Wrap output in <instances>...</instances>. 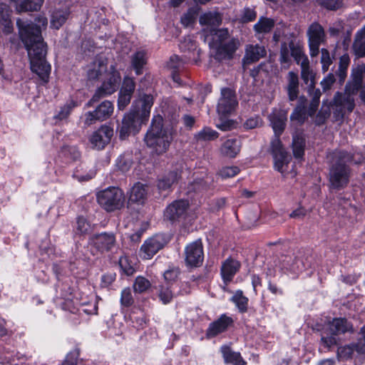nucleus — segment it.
<instances>
[{
	"label": "nucleus",
	"instance_id": "nucleus-1",
	"mask_svg": "<svg viewBox=\"0 0 365 365\" xmlns=\"http://www.w3.org/2000/svg\"><path fill=\"white\" fill-rule=\"evenodd\" d=\"M47 24L43 16L36 18L35 23L16 21L20 38L28 51L31 69L43 83L48 82L51 71V66L45 59L46 48L41 36V27H46Z\"/></svg>",
	"mask_w": 365,
	"mask_h": 365
},
{
	"label": "nucleus",
	"instance_id": "nucleus-2",
	"mask_svg": "<svg viewBox=\"0 0 365 365\" xmlns=\"http://www.w3.org/2000/svg\"><path fill=\"white\" fill-rule=\"evenodd\" d=\"M86 75L89 81L99 80L105 76L102 85L97 88L91 100L86 104L87 107L92 106L93 103L115 92L120 81L119 72L113 66H110V71H108L107 60L102 57H96L87 66Z\"/></svg>",
	"mask_w": 365,
	"mask_h": 365
},
{
	"label": "nucleus",
	"instance_id": "nucleus-3",
	"mask_svg": "<svg viewBox=\"0 0 365 365\" xmlns=\"http://www.w3.org/2000/svg\"><path fill=\"white\" fill-rule=\"evenodd\" d=\"M329 163V179L331 187L340 190L345 187L351 175V168L347 165L353 160V155L350 153L335 150L327 155Z\"/></svg>",
	"mask_w": 365,
	"mask_h": 365
},
{
	"label": "nucleus",
	"instance_id": "nucleus-4",
	"mask_svg": "<svg viewBox=\"0 0 365 365\" xmlns=\"http://www.w3.org/2000/svg\"><path fill=\"white\" fill-rule=\"evenodd\" d=\"M173 139L172 128L164 126L161 115H154L144 138L146 145L157 155H162L167 152Z\"/></svg>",
	"mask_w": 365,
	"mask_h": 365
},
{
	"label": "nucleus",
	"instance_id": "nucleus-5",
	"mask_svg": "<svg viewBox=\"0 0 365 365\" xmlns=\"http://www.w3.org/2000/svg\"><path fill=\"white\" fill-rule=\"evenodd\" d=\"M365 74V64L363 68L353 71L351 79L346 86V92H337L334 98L335 106L334 115L338 118H343L345 110L351 113L355 106L353 95L357 93L362 87L363 75Z\"/></svg>",
	"mask_w": 365,
	"mask_h": 365
},
{
	"label": "nucleus",
	"instance_id": "nucleus-6",
	"mask_svg": "<svg viewBox=\"0 0 365 365\" xmlns=\"http://www.w3.org/2000/svg\"><path fill=\"white\" fill-rule=\"evenodd\" d=\"M353 332V324L347 319L344 317L334 318L329 322L324 328L320 340L321 345L330 349L337 344L336 336Z\"/></svg>",
	"mask_w": 365,
	"mask_h": 365
},
{
	"label": "nucleus",
	"instance_id": "nucleus-7",
	"mask_svg": "<svg viewBox=\"0 0 365 365\" xmlns=\"http://www.w3.org/2000/svg\"><path fill=\"white\" fill-rule=\"evenodd\" d=\"M97 201L107 212H113L123 207L125 196L118 187H110L97 194Z\"/></svg>",
	"mask_w": 365,
	"mask_h": 365
},
{
	"label": "nucleus",
	"instance_id": "nucleus-8",
	"mask_svg": "<svg viewBox=\"0 0 365 365\" xmlns=\"http://www.w3.org/2000/svg\"><path fill=\"white\" fill-rule=\"evenodd\" d=\"M140 115L139 110H131L126 113L119 128V135L121 139L126 138L130 134L137 133L140 128L141 123L145 121Z\"/></svg>",
	"mask_w": 365,
	"mask_h": 365
},
{
	"label": "nucleus",
	"instance_id": "nucleus-9",
	"mask_svg": "<svg viewBox=\"0 0 365 365\" xmlns=\"http://www.w3.org/2000/svg\"><path fill=\"white\" fill-rule=\"evenodd\" d=\"M271 150L274 158V165L275 170L281 173H285L291 158L283 148L282 142L279 138V135H276L272 140Z\"/></svg>",
	"mask_w": 365,
	"mask_h": 365
},
{
	"label": "nucleus",
	"instance_id": "nucleus-10",
	"mask_svg": "<svg viewBox=\"0 0 365 365\" xmlns=\"http://www.w3.org/2000/svg\"><path fill=\"white\" fill-rule=\"evenodd\" d=\"M309 54L315 57L319 54V46L324 42L326 35L324 28L317 22L312 23L307 31Z\"/></svg>",
	"mask_w": 365,
	"mask_h": 365
},
{
	"label": "nucleus",
	"instance_id": "nucleus-11",
	"mask_svg": "<svg viewBox=\"0 0 365 365\" xmlns=\"http://www.w3.org/2000/svg\"><path fill=\"white\" fill-rule=\"evenodd\" d=\"M113 110V103L110 101H104L95 110L85 113L84 123L86 125H91L97 121L106 120L112 115Z\"/></svg>",
	"mask_w": 365,
	"mask_h": 365
},
{
	"label": "nucleus",
	"instance_id": "nucleus-12",
	"mask_svg": "<svg viewBox=\"0 0 365 365\" xmlns=\"http://www.w3.org/2000/svg\"><path fill=\"white\" fill-rule=\"evenodd\" d=\"M168 241L164 235H155L144 242L140 247V256L145 259H151L159 250L163 249Z\"/></svg>",
	"mask_w": 365,
	"mask_h": 365
},
{
	"label": "nucleus",
	"instance_id": "nucleus-13",
	"mask_svg": "<svg viewBox=\"0 0 365 365\" xmlns=\"http://www.w3.org/2000/svg\"><path fill=\"white\" fill-rule=\"evenodd\" d=\"M237 106L236 94L230 88L221 89V97L219 99L217 110L220 115H227L232 112Z\"/></svg>",
	"mask_w": 365,
	"mask_h": 365
},
{
	"label": "nucleus",
	"instance_id": "nucleus-14",
	"mask_svg": "<svg viewBox=\"0 0 365 365\" xmlns=\"http://www.w3.org/2000/svg\"><path fill=\"white\" fill-rule=\"evenodd\" d=\"M185 255L187 266L191 267L200 266L204 259L203 248L201 241H195L186 246Z\"/></svg>",
	"mask_w": 365,
	"mask_h": 365
},
{
	"label": "nucleus",
	"instance_id": "nucleus-15",
	"mask_svg": "<svg viewBox=\"0 0 365 365\" xmlns=\"http://www.w3.org/2000/svg\"><path fill=\"white\" fill-rule=\"evenodd\" d=\"M113 135V130L108 125H101L89 137L92 148L97 150L103 149L110 142Z\"/></svg>",
	"mask_w": 365,
	"mask_h": 365
},
{
	"label": "nucleus",
	"instance_id": "nucleus-16",
	"mask_svg": "<svg viewBox=\"0 0 365 365\" xmlns=\"http://www.w3.org/2000/svg\"><path fill=\"white\" fill-rule=\"evenodd\" d=\"M189 207L187 200H175L170 204L164 211V218L170 222H175L185 217Z\"/></svg>",
	"mask_w": 365,
	"mask_h": 365
},
{
	"label": "nucleus",
	"instance_id": "nucleus-17",
	"mask_svg": "<svg viewBox=\"0 0 365 365\" xmlns=\"http://www.w3.org/2000/svg\"><path fill=\"white\" fill-rule=\"evenodd\" d=\"M91 243L101 252H108L115 245V236L112 232H102L93 235Z\"/></svg>",
	"mask_w": 365,
	"mask_h": 365
},
{
	"label": "nucleus",
	"instance_id": "nucleus-18",
	"mask_svg": "<svg viewBox=\"0 0 365 365\" xmlns=\"http://www.w3.org/2000/svg\"><path fill=\"white\" fill-rule=\"evenodd\" d=\"M232 323L233 320L231 317L226 314H222L217 320L210 324L206 331L207 337H215L218 334L226 331Z\"/></svg>",
	"mask_w": 365,
	"mask_h": 365
},
{
	"label": "nucleus",
	"instance_id": "nucleus-19",
	"mask_svg": "<svg viewBox=\"0 0 365 365\" xmlns=\"http://www.w3.org/2000/svg\"><path fill=\"white\" fill-rule=\"evenodd\" d=\"M242 148L241 140L237 138L226 139L220 145L219 151L222 156L235 158L240 153Z\"/></svg>",
	"mask_w": 365,
	"mask_h": 365
},
{
	"label": "nucleus",
	"instance_id": "nucleus-20",
	"mask_svg": "<svg viewBox=\"0 0 365 365\" xmlns=\"http://www.w3.org/2000/svg\"><path fill=\"white\" fill-rule=\"evenodd\" d=\"M240 262L231 257L223 262L221 266V275L224 282L227 284L230 282L240 268Z\"/></svg>",
	"mask_w": 365,
	"mask_h": 365
},
{
	"label": "nucleus",
	"instance_id": "nucleus-21",
	"mask_svg": "<svg viewBox=\"0 0 365 365\" xmlns=\"http://www.w3.org/2000/svg\"><path fill=\"white\" fill-rule=\"evenodd\" d=\"M264 46L259 45H247L245 48V54L242 58L243 63L249 65L258 61L266 56Z\"/></svg>",
	"mask_w": 365,
	"mask_h": 365
},
{
	"label": "nucleus",
	"instance_id": "nucleus-22",
	"mask_svg": "<svg viewBox=\"0 0 365 365\" xmlns=\"http://www.w3.org/2000/svg\"><path fill=\"white\" fill-rule=\"evenodd\" d=\"M240 42L237 38H232L226 43L219 45L217 48V58L230 59L237 49Z\"/></svg>",
	"mask_w": 365,
	"mask_h": 365
},
{
	"label": "nucleus",
	"instance_id": "nucleus-23",
	"mask_svg": "<svg viewBox=\"0 0 365 365\" xmlns=\"http://www.w3.org/2000/svg\"><path fill=\"white\" fill-rule=\"evenodd\" d=\"M148 187L141 182L135 183L131 188L128 202L143 205L148 197Z\"/></svg>",
	"mask_w": 365,
	"mask_h": 365
},
{
	"label": "nucleus",
	"instance_id": "nucleus-24",
	"mask_svg": "<svg viewBox=\"0 0 365 365\" xmlns=\"http://www.w3.org/2000/svg\"><path fill=\"white\" fill-rule=\"evenodd\" d=\"M136 108L134 110H139L140 115L142 118L147 120L150 115V109L153 105V97L151 95L143 94L140 96V98L135 101Z\"/></svg>",
	"mask_w": 365,
	"mask_h": 365
},
{
	"label": "nucleus",
	"instance_id": "nucleus-25",
	"mask_svg": "<svg viewBox=\"0 0 365 365\" xmlns=\"http://www.w3.org/2000/svg\"><path fill=\"white\" fill-rule=\"evenodd\" d=\"M270 122L276 135H279L284 130L287 120V113L279 110L269 115Z\"/></svg>",
	"mask_w": 365,
	"mask_h": 365
},
{
	"label": "nucleus",
	"instance_id": "nucleus-26",
	"mask_svg": "<svg viewBox=\"0 0 365 365\" xmlns=\"http://www.w3.org/2000/svg\"><path fill=\"white\" fill-rule=\"evenodd\" d=\"M14 3L17 12L37 11L41 9L43 0H10Z\"/></svg>",
	"mask_w": 365,
	"mask_h": 365
},
{
	"label": "nucleus",
	"instance_id": "nucleus-27",
	"mask_svg": "<svg viewBox=\"0 0 365 365\" xmlns=\"http://www.w3.org/2000/svg\"><path fill=\"white\" fill-rule=\"evenodd\" d=\"M288 98L290 101L297 100L299 89V77L297 73L289 71L287 75V85L286 86Z\"/></svg>",
	"mask_w": 365,
	"mask_h": 365
},
{
	"label": "nucleus",
	"instance_id": "nucleus-28",
	"mask_svg": "<svg viewBox=\"0 0 365 365\" xmlns=\"http://www.w3.org/2000/svg\"><path fill=\"white\" fill-rule=\"evenodd\" d=\"M10 16L9 6L6 4H0V30L6 34L11 33L13 29Z\"/></svg>",
	"mask_w": 365,
	"mask_h": 365
},
{
	"label": "nucleus",
	"instance_id": "nucleus-29",
	"mask_svg": "<svg viewBox=\"0 0 365 365\" xmlns=\"http://www.w3.org/2000/svg\"><path fill=\"white\" fill-rule=\"evenodd\" d=\"M88 165L85 163L78 165L73 173V178L78 181H87L93 178L96 175V170L90 169L88 170Z\"/></svg>",
	"mask_w": 365,
	"mask_h": 365
},
{
	"label": "nucleus",
	"instance_id": "nucleus-30",
	"mask_svg": "<svg viewBox=\"0 0 365 365\" xmlns=\"http://www.w3.org/2000/svg\"><path fill=\"white\" fill-rule=\"evenodd\" d=\"M221 352L226 363L233 365H246V362L243 360L240 354L232 351L229 346H222Z\"/></svg>",
	"mask_w": 365,
	"mask_h": 365
},
{
	"label": "nucleus",
	"instance_id": "nucleus-31",
	"mask_svg": "<svg viewBox=\"0 0 365 365\" xmlns=\"http://www.w3.org/2000/svg\"><path fill=\"white\" fill-rule=\"evenodd\" d=\"M290 54L294 58L296 63L301 66L303 63L309 62L307 56L304 53L302 47L299 44L295 43L293 41L289 43Z\"/></svg>",
	"mask_w": 365,
	"mask_h": 365
},
{
	"label": "nucleus",
	"instance_id": "nucleus-32",
	"mask_svg": "<svg viewBox=\"0 0 365 365\" xmlns=\"http://www.w3.org/2000/svg\"><path fill=\"white\" fill-rule=\"evenodd\" d=\"M69 16L68 9L55 10L51 19V26L55 29H59L66 21Z\"/></svg>",
	"mask_w": 365,
	"mask_h": 365
},
{
	"label": "nucleus",
	"instance_id": "nucleus-33",
	"mask_svg": "<svg viewBox=\"0 0 365 365\" xmlns=\"http://www.w3.org/2000/svg\"><path fill=\"white\" fill-rule=\"evenodd\" d=\"M274 24L273 19L262 16L254 25L253 29L257 34H267L272 31Z\"/></svg>",
	"mask_w": 365,
	"mask_h": 365
},
{
	"label": "nucleus",
	"instance_id": "nucleus-34",
	"mask_svg": "<svg viewBox=\"0 0 365 365\" xmlns=\"http://www.w3.org/2000/svg\"><path fill=\"white\" fill-rule=\"evenodd\" d=\"M222 23V18L219 13L207 12L200 16V24L211 27H217Z\"/></svg>",
	"mask_w": 365,
	"mask_h": 365
},
{
	"label": "nucleus",
	"instance_id": "nucleus-35",
	"mask_svg": "<svg viewBox=\"0 0 365 365\" xmlns=\"http://www.w3.org/2000/svg\"><path fill=\"white\" fill-rule=\"evenodd\" d=\"M305 139L301 134L293 135L292 150L295 158L300 159L304 155Z\"/></svg>",
	"mask_w": 365,
	"mask_h": 365
},
{
	"label": "nucleus",
	"instance_id": "nucleus-36",
	"mask_svg": "<svg viewBox=\"0 0 365 365\" xmlns=\"http://www.w3.org/2000/svg\"><path fill=\"white\" fill-rule=\"evenodd\" d=\"M301 67V77L304 83L308 85L309 87V91L311 88H314L315 86L314 73L312 69L310 68L309 62L303 63L300 66Z\"/></svg>",
	"mask_w": 365,
	"mask_h": 365
},
{
	"label": "nucleus",
	"instance_id": "nucleus-37",
	"mask_svg": "<svg viewBox=\"0 0 365 365\" xmlns=\"http://www.w3.org/2000/svg\"><path fill=\"white\" fill-rule=\"evenodd\" d=\"M179 178L177 171H171L164 175L162 178L159 179L158 182V187L160 190H167L178 181Z\"/></svg>",
	"mask_w": 365,
	"mask_h": 365
},
{
	"label": "nucleus",
	"instance_id": "nucleus-38",
	"mask_svg": "<svg viewBox=\"0 0 365 365\" xmlns=\"http://www.w3.org/2000/svg\"><path fill=\"white\" fill-rule=\"evenodd\" d=\"M131 63L137 75L142 73V68L146 63V53L143 51L135 52L131 59Z\"/></svg>",
	"mask_w": 365,
	"mask_h": 365
},
{
	"label": "nucleus",
	"instance_id": "nucleus-39",
	"mask_svg": "<svg viewBox=\"0 0 365 365\" xmlns=\"http://www.w3.org/2000/svg\"><path fill=\"white\" fill-rule=\"evenodd\" d=\"M218 137L219 133L209 127H205L195 135L197 141H210L217 139Z\"/></svg>",
	"mask_w": 365,
	"mask_h": 365
},
{
	"label": "nucleus",
	"instance_id": "nucleus-40",
	"mask_svg": "<svg viewBox=\"0 0 365 365\" xmlns=\"http://www.w3.org/2000/svg\"><path fill=\"white\" fill-rule=\"evenodd\" d=\"M92 232L91 224L83 217H78L76 220L75 233L79 235H86Z\"/></svg>",
	"mask_w": 365,
	"mask_h": 365
},
{
	"label": "nucleus",
	"instance_id": "nucleus-41",
	"mask_svg": "<svg viewBox=\"0 0 365 365\" xmlns=\"http://www.w3.org/2000/svg\"><path fill=\"white\" fill-rule=\"evenodd\" d=\"M232 302H234L237 307L238 309L241 312H245L247 310L248 299L243 295V292L241 290H237L231 299Z\"/></svg>",
	"mask_w": 365,
	"mask_h": 365
},
{
	"label": "nucleus",
	"instance_id": "nucleus-42",
	"mask_svg": "<svg viewBox=\"0 0 365 365\" xmlns=\"http://www.w3.org/2000/svg\"><path fill=\"white\" fill-rule=\"evenodd\" d=\"M133 289L136 293H144L148 291L150 287V282L143 276H138L133 283Z\"/></svg>",
	"mask_w": 365,
	"mask_h": 365
},
{
	"label": "nucleus",
	"instance_id": "nucleus-43",
	"mask_svg": "<svg viewBox=\"0 0 365 365\" xmlns=\"http://www.w3.org/2000/svg\"><path fill=\"white\" fill-rule=\"evenodd\" d=\"M210 33L213 36V41H215L216 44L218 43L219 45L224 43V41L229 37V31L227 29H211Z\"/></svg>",
	"mask_w": 365,
	"mask_h": 365
},
{
	"label": "nucleus",
	"instance_id": "nucleus-44",
	"mask_svg": "<svg viewBox=\"0 0 365 365\" xmlns=\"http://www.w3.org/2000/svg\"><path fill=\"white\" fill-rule=\"evenodd\" d=\"M208 189L209 185L207 182L202 179L196 180L188 185V192L196 193H202Z\"/></svg>",
	"mask_w": 365,
	"mask_h": 365
},
{
	"label": "nucleus",
	"instance_id": "nucleus-45",
	"mask_svg": "<svg viewBox=\"0 0 365 365\" xmlns=\"http://www.w3.org/2000/svg\"><path fill=\"white\" fill-rule=\"evenodd\" d=\"M158 296L160 301L165 304L170 303L173 297V292L168 285H161L160 287Z\"/></svg>",
	"mask_w": 365,
	"mask_h": 365
},
{
	"label": "nucleus",
	"instance_id": "nucleus-46",
	"mask_svg": "<svg viewBox=\"0 0 365 365\" xmlns=\"http://www.w3.org/2000/svg\"><path fill=\"white\" fill-rule=\"evenodd\" d=\"M355 349L353 344L341 346L337 349V357L341 359H347L351 357Z\"/></svg>",
	"mask_w": 365,
	"mask_h": 365
},
{
	"label": "nucleus",
	"instance_id": "nucleus-47",
	"mask_svg": "<svg viewBox=\"0 0 365 365\" xmlns=\"http://www.w3.org/2000/svg\"><path fill=\"white\" fill-rule=\"evenodd\" d=\"M364 37H358L357 34L353 43V49L358 57L365 56V40L361 41Z\"/></svg>",
	"mask_w": 365,
	"mask_h": 365
},
{
	"label": "nucleus",
	"instance_id": "nucleus-48",
	"mask_svg": "<svg viewBox=\"0 0 365 365\" xmlns=\"http://www.w3.org/2000/svg\"><path fill=\"white\" fill-rule=\"evenodd\" d=\"M135 88V83L133 78L125 77L123 80L120 92L132 96Z\"/></svg>",
	"mask_w": 365,
	"mask_h": 365
},
{
	"label": "nucleus",
	"instance_id": "nucleus-49",
	"mask_svg": "<svg viewBox=\"0 0 365 365\" xmlns=\"http://www.w3.org/2000/svg\"><path fill=\"white\" fill-rule=\"evenodd\" d=\"M309 116L307 111V109L294 108L290 115V119L292 121H297L302 124L303 123L307 117Z\"/></svg>",
	"mask_w": 365,
	"mask_h": 365
},
{
	"label": "nucleus",
	"instance_id": "nucleus-50",
	"mask_svg": "<svg viewBox=\"0 0 365 365\" xmlns=\"http://www.w3.org/2000/svg\"><path fill=\"white\" fill-rule=\"evenodd\" d=\"M321 63H322V69L324 73L327 72L329 66L332 64L333 60L330 56L329 51L326 48H322L321 50Z\"/></svg>",
	"mask_w": 365,
	"mask_h": 365
},
{
	"label": "nucleus",
	"instance_id": "nucleus-51",
	"mask_svg": "<svg viewBox=\"0 0 365 365\" xmlns=\"http://www.w3.org/2000/svg\"><path fill=\"white\" fill-rule=\"evenodd\" d=\"M237 166H227L222 168L218 173L219 175L224 179L232 178L240 173Z\"/></svg>",
	"mask_w": 365,
	"mask_h": 365
},
{
	"label": "nucleus",
	"instance_id": "nucleus-52",
	"mask_svg": "<svg viewBox=\"0 0 365 365\" xmlns=\"http://www.w3.org/2000/svg\"><path fill=\"white\" fill-rule=\"evenodd\" d=\"M318 2L324 8L335 11L341 7L343 0H318Z\"/></svg>",
	"mask_w": 365,
	"mask_h": 365
},
{
	"label": "nucleus",
	"instance_id": "nucleus-53",
	"mask_svg": "<svg viewBox=\"0 0 365 365\" xmlns=\"http://www.w3.org/2000/svg\"><path fill=\"white\" fill-rule=\"evenodd\" d=\"M185 64L184 60L180 58L178 56H172L168 63V66L173 71H180Z\"/></svg>",
	"mask_w": 365,
	"mask_h": 365
},
{
	"label": "nucleus",
	"instance_id": "nucleus-54",
	"mask_svg": "<svg viewBox=\"0 0 365 365\" xmlns=\"http://www.w3.org/2000/svg\"><path fill=\"white\" fill-rule=\"evenodd\" d=\"M133 298L129 287L125 288L121 292L120 303L124 307H130L133 304Z\"/></svg>",
	"mask_w": 365,
	"mask_h": 365
},
{
	"label": "nucleus",
	"instance_id": "nucleus-55",
	"mask_svg": "<svg viewBox=\"0 0 365 365\" xmlns=\"http://www.w3.org/2000/svg\"><path fill=\"white\" fill-rule=\"evenodd\" d=\"M197 16V11L194 9H190L187 13H185L181 17V23L185 26H189L194 23Z\"/></svg>",
	"mask_w": 365,
	"mask_h": 365
},
{
	"label": "nucleus",
	"instance_id": "nucleus-56",
	"mask_svg": "<svg viewBox=\"0 0 365 365\" xmlns=\"http://www.w3.org/2000/svg\"><path fill=\"white\" fill-rule=\"evenodd\" d=\"M119 264L123 272L128 276L133 275L135 272V268L125 257L120 258Z\"/></svg>",
	"mask_w": 365,
	"mask_h": 365
},
{
	"label": "nucleus",
	"instance_id": "nucleus-57",
	"mask_svg": "<svg viewBox=\"0 0 365 365\" xmlns=\"http://www.w3.org/2000/svg\"><path fill=\"white\" fill-rule=\"evenodd\" d=\"M290 48L289 44L283 43L281 44L280 48V57L279 61L282 63H287L290 61Z\"/></svg>",
	"mask_w": 365,
	"mask_h": 365
},
{
	"label": "nucleus",
	"instance_id": "nucleus-58",
	"mask_svg": "<svg viewBox=\"0 0 365 365\" xmlns=\"http://www.w3.org/2000/svg\"><path fill=\"white\" fill-rule=\"evenodd\" d=\"M216 127L222 131H228L235 128V123L232 120L221 118L220 121L216 123Z\"/></svg>",
	"mask_w": 365,
	"mask_h": 365
},
{
	"label": "nucleus",
	"instance_id": "nucleus-59",
	"mask_svg": "<svg viewBox=\"0 0 365 365\" xmlns=\"http://www.w3.org/2000/svg\"><path fill=\"white\" fill-rule=\"evenodd\" d=\"M75 106L74 103H70L62 108H61V110L58 111L57 115L56 116V118L59 120L66 119L69 114L71 113V110Z\"/></svg>",
	"mask_w": 365,
	"mask_h": 365
},
{
	"label": "nucleus",
	"instance_id": "nucleus-60",
	"mask_svg": "<svg viewBox=\"0 0 365 365\" xmlns=\"http://www.w3.org/2000/svg\"><path fill=\"white\" fill-rule=\"evenodd\" d=\"M180 274V269L178 267H173L167 269L164 272V278L167 282L175 281Z\"/></svg>",
	"mask_w": 365,
	"mask_h": 365
},
{
	"label": "nucleus",
	"instance_id": "nucleus-61",
	"mask_svg": "<svg viewBox=\"0 0 365 365\" xmlns=\"http://www.w3.org/2000/svg\"><path fill=\"white\" fill-rule=\"evenodd\" d=\"M180 48L182 51H194L196 48V44L195 42L193 40H192L190 37L185 38L183 41L180 42Z\"/></svg>",
	"mask_w": 365,
	"mask_h": 365
},
{
	"label": "nucleus",
	"instance_id": "nucleus-62",
	"mask_svg": "<svg viewBox=\"0 0 365 365\" xmlns=\"http://www.w3.org/2000/svg\"><path fill=\"white\" fill-rule=\"evenodd\" d=\"M257 17L256 11L250 8H245L243 11L242 20L244 23L254 21Z\"/></svg>",
	"mask_w": 365,
	"mask_h": 365
},
{
	"label": "nucleus",
	"instance_id": "nucleus-63",
	"mask_svg": "<svg viewBox=\"0 0 365 365\" xmlns=\"http://www.w3.org/2000/svg\"><path fill=\"white\" fill-rule=\"evenodd\" d=\"M335 82V78L333 73H329L324 79L321 81V86L324 91L329 90L334 83Z\"/></svg>",
	"mask_w": 365,
	"mask_h": 365
},
{
	"label": "nucleus",
	"instance_id": "nucleus-64",
	"mask_svg": "<svg viewBox=\"0 0 365 365\" xmlns=\"http://www.w3.org/2000/svg\"><path fill=\"white\" fill-rule=\"evenodd\" d=\"M116 165L123 172H125L129 170L131 166V161L125 159L123 156H120L116 161Z\"/></svg>",
	"mask_w": 365,
	"mask_h": 365
}]
</instances>
